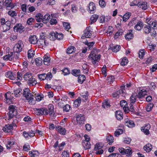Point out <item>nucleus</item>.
Instances as JSON below:
<instances>
[{"instance_id": "9d476101", "label": "nucleus", "mask_w": 157, "mask_h": 157, "mask_svg": "<svg viewBox=\"0 0 157 157\" xmlns=\"http://www.w3.org/2000/svg\"><path fill=\"white\" fill-rule=\"evenodd\" d=\"M15 56L14 52H10L8 55L3 56V58L4 60L6 61L8 60L12 61L13 60Z\"/></svg>"}, {"instance_id": "bb28decb", "label": "nucleus", "mask_w": 157, "mask_h": 157, "mask_svg": "<svg viewBox=\"0 0 157 157\" xmlns=\"http://www.w3.org/2000/svg\"><path fill=\"white\" fill-rule=\"evenodd\" d=\"M115 116L117 119L118 120H121L123 119V113L120 111H117L115 113Z\"/></svg>"}, {"instance_id": "b1692460", "label": "nucleus", "mask_w": 157, "mask_h": 157, "mask_svg": "<svg viewBox=\"0 0 157 157\" xmlns=\"http://www.w3.org/2000/svg\"><path fill=\"white\" fill-rule=\"evenodd\" d=\"M120 104L121 107L123 108L124 112L125 110H128V109L127 108L128 105L126 101L124 100H122L120 101Z\"/></svg>"}, {"instance_id": "6e6d98bb", "label": "nucleus", "mask_w": 157, "mask_h": 157, "mask_svg": "<svg viewBox=\"0 0 157 157\" xmlns=\"http://www.w3.org/2000/svg\"><path fill=\"white\" fill-rule=\"evenodd\" d=\"M114 80V77L112 76H108L107 77V80L109 84L112 83Z\"/></svg>"}, {"instance_id": "20e7f679", "label": "nucleus", "mask_w": 157, "mask_h": 157, "mask_svg": "<svg viewBox=\"0 0 157 157\" xmlns=\"http://www.w3.org/2000/svg\"><path fill=\"white\" fill-rule=\"evenodd\" d=\"M17 122L16 119L14 120L11 124H6L2 128V130L6 132H10L13 130V127L16 126V123Z\"/></svg>"}, {"instance_id": "4d7b16f0", "label": "nucleus", "mask_w": 157, "mask_h": 157, "mask_svg": "<svg viewBox=\"0 0 157 157\" xmlns=\"http://www.w3.org/2000/svg\"><path fill=\"white\" fill-rule=\"evenodd\" d=\"M121 49V46L119 45H117L114 46L112 48V50L113 52H117L119 51Z\"/></svg>"}, {"instance_id": "603ef678", "label": "nucleus", "mask_w": 157, "mask_h": 157, "mask_svg": "<svg viewBox=\"0 0 157 157\" xmlns=\"http://www.w3.org/2000/svg\"><path fill=\"white\" fill-rule=\"evenodd\" d=\"M121 93V90H118L112 94V96L114 98H117Z\"/></svg>"}, {"instance_id": "a19ab883", "label": "nucleus", "mask_w": 157, "mask_h": 157, "mask_svg": "<svg viewBox=\"0 0 157 157\" xmlns=\"http://www.w3.org/2000/svg\"><path fill=\"white\" fill-rule=\"evenodd\" d=\"M81 95V97L80 98L82 99V100L84 101H86L88 99V92H87L85 94H83V93Z\"/></svg>"}, {"instance_id": "e433bc0d", "label": "nucleus", "mask_w": 157, "mask_h": 157, "mask_svg": "<svg viewBox=\"0 0 157 157\" xmlns=\"http://www.w3.org/2000/svg\"><path fill=\"white\" fill-rule=\"evenodd\" d=\"M84 43L87 45L89 49H91L93 47L95 44V42H89L87 40L84 42Z\"/></svg>"}, {"instance_id": "f3484780", "label": "nucleus", "mask_w": 157, "mask_h": 157, "mask_svg": "<svg viewBox=\"0 0 157 157\" xmlns=\"http://www.w3.org/2000/svg\"><path fill=\"white\" fill-rule=\"evenodd\" d=\"M44 63L45 65H48L50 63V58L49 57L48 54L45 55L43 57Z\"/></svg>"}, {"instance_id": "8fccbe9b", "label": "nucleus", "mask_w": 157, "mask_h": 157, "mask_svg": "<svg viewBox=\"0 0 157 157\" xmlns=\"http://www.w3.org/2000/svg\"><path fill=\"white\" fill-rule=\"evenodd\" d=\"M62 74L64 75H66L70 74V71L67 68H65L62 70Z\"/></svg>"}, {"instance_id": "2eb2a0df", "label": "nucleus", "mask_w": 157, "mask_h": 157, "mask_svg": "<svg viewBox=\"0 0 157 157\" xmlns=\"http://www.w3.org/2000/svg\"><path fill=\"white\" fill-rule=\"evenodd\" d=\"M150 128V125L149 124H145V127H141V130L142 132H144L146 135H148L149 134V130Z\"/></svg>"}, {"instance_id": "c756f323", "label": "nucleus", "mask_w": 157, "mask_h": 157, "mask_svg": "<svg viewBox=\"0 0 157 157\" xmlns=\"http://www.w3.org/2000/svg\"><path fill=\"white\" fill-rule=\"evenodd\" d=\"M82 145L86 150L90 149V144L89 142H87L86 141H83Z\"/></svg>"}, {"instance_id": "4be33fe9", "label": "nucleus", "mask_w": 157, "mask_h": 157, "mask_svg": "<svg viewBox=\"0 0 157 157\" xmlns=\"http://www.w3.org/2000/svg\"><path fill=\"white\" fill-rule=\"evenodd\" d=\"M137 6L144 10L147 8V2H139Z\"/></svg>"}, {"instance_id": "393cba45", "label": "nucleus", "mask_w": 157, "mask_h": 157, "mask_svg": "<svg viewBox=\"0 0 157 157\" xmlns=\"http://www.w3.org/2000/svg\"><path fill=\"white\" fill-rule=\"evenodd\" d=\"M33 77L32 74L30 72H28L23 75V78L25 80L28 81Z\"/></svg>"}, {"instance_id": "49530a36", "label": "nucleus", "mask_w": 157, "mask_h": 157, "mask_svg": "<svg viewBox=\"0 0 157 157\" xmlns=\"http://www.w3.org/2000/svg\"><path fill=\"white\" fill-rule=\"evenodd\" d=\"M14 144V142L13 140H10L8 141L6 147L8 149H10Z\"/></svg>"}, {"instance_id": "680f3d73", "label": "nucleus", "mask_w": 157, "mask_h": 157, "mask_svg": "<svg viewBox=\"0 0 157 157\" xmlns=\"http://www.w3.org/2000/svg\"><path fill=\"white\" fill-rule=\"evenodd\" d=\"M44 95L42 94H38L36 96L35 98L36 100L38 101H40L42 100V99L44 98Z\"/></svg>"}, {"instance_id": "473e14b6", "label": "nucleus", "mask_w": 157, "mask_h": 157, "mask_svg": "<svg viewBox=\"0 0 157 157\" xmlns=\"http://www.w3.org/2000/svg\"><path fill=\"white\" fill-rule=\"evenodd\" d=\"M50 19V16L49 14H47L43 17V22L46 24L47 23Z\"/></svg>"}, {"instance_id": "f03ea898", "label": "nucleus", "mask_w": 157, "mask_h": 157, "mask_svg": "<svg viewBox=\"0 0 157 157\" xmlns=\"http://www.w3.org/2000/svg\"><path fill=\"white\" fill-rule=\"evenodd\" d=\"M97 51L96 50H94L91 51V53L89 56V59L91 61L93 64H95L97 62L100 60L101 55L97 54Z\"/></svg>"}, {"instance_id": "13d9d810", "label": "nucleus", "mask_w": 157, "mask_h": 157, "mask_svg": "<svg viewBox=\"0 0 157 157\" xmlns=\"http://www.w3.org/2000/svg\"><path fill=\"white\" fill-rule=\"evenodd\" d=\"M110 105L109 104L108 101H105L103 103L102 105V107L104 109H107L109 108Z\"/></svg>"}, {"instance_id": "4c0bfd02", "label": "nucleus", "mask_w": 157, "mask_h": 157, "mask_svg": "<svg viewBox=\"0 0 157 157\" xmlns=\"http://www.w3.org/2000/svg\"><path fill=\"white\" fill-rule=\"evenodd\" d=\"M127 108L128 109V110H125V113H128L129 112H131L133 113H135V110L134 109V107L133 106L132 103H131L130 105V107H129L128 106Z\"/></svg>"}, {"instance_id": "412c9836", "label": "nucleus", "mask_w": 157, "mask_h": 157, "mask_svg": "<svg viewBox=\"0 0 157 157\" xmlns=\"http://www.w3.org/2000/svg\"><path fill=\"white\" fill-rule=\"evenodd\" d=\"M29 42L30 43L34 44L37 43L38 40H37V38L36 36H31L29 37Z\"/></svg>"}, {"instance_id": "79ce46f5", "label": "nucleus", "mask_w": 157, "mask_h": 157, "mask_svg": "<svg viewBox=\"0 0 157 157\" xmlns=\"http://www.w3.org/2000/svg\"><path fill=\"white\" fill-rule=\"evenodd\" d=\"M35 63L37 66H41L43 63V60L41 58H36L35 60Z\"/></svg>"}, {"instance_id": "7ed1b4c3", "label": "nucleus", "mask_w": 157, "mask_h": 157, "mask_svg": "<svg viewBox=\"0 0 157 157\" xmlns=\"http://www.w3.org/2000/svg\"><path fill=\"white\" fill-rule=\"evenodd\" d=\"M9 112L8 113V119L13 118L17 115V113L16 106L13 105H10L9 108Z\"/></svg>"}, {"instance_id": "4468645a", "label": "nucleus", "mask_w": 157, "mask_h": 157, "mask_svg": "<svg viewBox=\"0 0 157 157\" xmlns=\"http://www.w3.org/2000/svg\"><path fill=\"white\" fill-rule=\"evenodd\" d=\"M24 27L22 26L21 24H17L14 27V30L15 31L19 32L20 33H21L23 31Z\"/></svg>"}, {"instance_id": "a878e982", "label": "nucleus", "mask_w": 157, "mask_h": 157, "mask_svg": "<svg viewBox=\"0 0 157 157\" xmlns=\"http://www.w3.org/2000/svg\"><path fill=\"white\" fill-rule=\"evenodd\" d=\"M147 95V91L146 90H141L140 91L138 94H137V98H141L144 97L145 95Z\"/></svg>"}, {"instance_id": "cd10ccee", "label": "nucleus", "mask_w": 157, "mask_h": 157, "mask_svg": "<svg viewBox=\"0 0 157 157\" xmlns=\"http://www.w3.org/2000/svg\"><path fill=\"white\" fill-rule=\"evenodd\" d=\"M143 30L145 34L149 33L151 30L150 25L148 24V25H145L144 27Z\"/></svg>"}, {"instance_id": "9b49d317", "label": "nucleus", "mask_w": 157, "mask_h": 157, "mask_svg": "<svg viewBox=\"0 0 157 157\" xmlns=\"http://www.w3.org/2000/svg\"><path fill=\"white\" fill-rule=\"evenodd\" d=\"M37 115H47L48 114V109L46 108H42L37 109L36 110Z\"/></svg>"}, {"instance_id": "7c9ffc66", "label": "nucleus", "mask_w": 157, "mask_h": 157, "mask_svg": "<svg viewBox=\"0 0 157 157\" xmlns=\"http://www.w3.org/2000/svg\"><path fill=\"white\" fill-rule=\"evenodd\" d=\"M152 148V145L150 144H148L143 147L144 149L147 152H150Z\"/></svg>"}, {"instance_id": "f257e3e1", "label": "nucleus", "mask_w": 157, "mask_h": 157, "mask_svg": "<svg viewBox=\"0 0 157 157\" xmlns=\"http://www.w3.org/2000/svg\"><path fill=\"white\" fill-rule=\"evenodd\" d=\"M23 95L28 100L29 104L33 105L35 104L36 100L33 98L34 96L31 94L29 88H26L24 90Z\"/></svg>"}, {"instance_id": "052dcab7", "label": "nucleus", "mask_w": 157, "mask_h": 157, "mask_svg": "<svg viewBox=\"0 0 157 157\" xmlns=\"http://www.w3.org/2000/svg\"><path fill=\"white\" fill-rule=\"evenodd\" d=\"M123 34V30L121 29L119 30L117 32L115 35L114 38L115 39H117L119 36H121Z\"/></svg>"}, {"instance_id": "09e8293b", "label": "nucleus", "mask_w": 157, "mask_h": 157, "mask_svg": "<svg viewBox=\"0 0 157 157\" xmlns=\"http://www.w3.org/2000/svg\"><path fill=\"white\" fill-rule=\"evenodd\" d=\"M123 131L121 129H118L116 130L114 133V135L116 136H118L120 135L123 133Z\"/></svg>"}, {"instance_id": "864d4df0", "label": "nucleus", "mask_w": 157, "mask_h": 157, "mask_svg": "<svg viewBox=\"0 0 157 157\" xmlns=\"http://www.w3.org/2000/svg\"><path fill=\"white\" fill-rule=\"evenodd\" d=\"M23 77V75L22 73L21 72H18L17 73V80L18 82L20 81L22 79V78Z\"/></svg>"}, {"instance_id": "0eeeda50", "label": "nucleus", "mask_w": 157, "mask_h": 157, "mask_svg": "<svg viewBox=\"0 0 157 157\" xmlns=\"http://www.w3.org/2000/svg\"><path fill=\"white\" fill-rule=\"evenodd\" d=\"M37 44L40 47L45 48L49 45L48 39L40 38L38 41Z\"/></svg>"}, {"instance_id": "3c124183", "label": "nucleus", "mask_w": 157, "mask_h": 157, "mask_svg": "<svg viewBox=\"0 0 157 157\" xmlns=\"http://www.w3.org/2000/svg\"><path fill=\"white\" fill-rule=\"evenodd\" d=\"M21 90L20 89H18L16 90H14L13 93L12 94H13L16 97H19L20 95V93L21 92Z\"/></svg>"}, {"instance_id": "774afa93", "label": "nucleus", "mask_w": 157, "mask_h": 157, "mask_svg": "<svg viewBox=\"0 0 157 157\" xmlns=\"http://www.w3.org/2000/svg\"><path fill=\"white\" fill-rule=\"evenodd\" d=\"M154 106L153 104H149L147 105L146 108V110L147 112L150 111L152 109L153 107Z\"/></svg>"}, {"instance_id": "c03bdc74", "label": "nucleus", "mask_w": 157, "mask_h": 157, "mask_svg": "<svg viewBox=\"0 0 157 157\" xmlns=\"http://www.w3.org/2000/svg\"><path fill=\"white\" fill-rule=\"evenodd\" d=\"M81 102V99L80 98L76 99L74 102V106L75 107H77L79 106Z\"/></svg>"}, {"instance_id": "338daca9", "label": "nucleus", "mask_w": 157, "mask_h": 157, "mask_svg": "<svg viewBox=\"0 0 157 157\" xmlns=\"http://www.w3.org/2000/svg\"><path fill=\"white\" fill-rule=\"evenodd\" d=\"M24 150L25 151H28L30 150V146L29 144L27 143L24 145L23 147Z\"/></svg>"}, {"instance_id": "37998d69", "label": "nucleus", "mask_w": 157, "mask_h": 157, "mask_svg": "<svg viewBox=\"0 0 157 157\" xmlns=\"http://www.w3.org/2000/svg\"><path fill=\"white\" fill-rule=\"evenodd\" d=\"M106 140L108 142V144H112L113 142V137L110 135L107 136Z\"/></svg>"}, {"instance_id": "6e6552de", "label": "nucleus", "mask_w": 157, "mask_h": 157, "mask_svg": "<svg viewBox=\"0 0 157 157\" xmlns=\"http://www.w3.org/2000/svg\"><path fill=\"white\" fill-rule=\"evenodd\" d=\"M118 150L123 155L126 154L128 155H131L132 153V151L131 148L128 147L126 149H125L123 148H120L118 149Z\"/></svg>"}, {"instance_id": "e2e57ef3", "label": "nucleus", "mask_w": 157, "mask_h": 157, "mask_svg": "<svg viewBox=\"0 0 157 157\" xmlns=\"http://www.w3.org/2000/svg\"><path fill=\"white\" fill-rule=\"evenodd\" d=\"M63 25L65 29L68 30L70 28V24L69 23L63 22Z\"/></svg>"}, {"instance_id": "dca6fc26", "label": "nucleus", "mask_w": 157, "mask_h": 157, "mask_svg": "<svg viewBox=\"0 0 157 157\" xmlns=\"http://www.w3.org/2000/svg\"><path fill=\"white\" fill-rule=\"evenodd\" d=\"M56 130L60 134L64 135L66 134V130L64 128L61 126L56 127Z\"/></svg>"}, {"instance_id": "f704fd0d", "label": "nucleus", "mask_w": 157, "mask_h": 157, "mask_svg": "<svg viewBox=\"0 0 157 157\" xmlns=\"http://www.w3.org/2000/svg\"><path fill=\"white\" fill-rule=\"evenodd\" d=\"M36 19L38 22H43V16L40 13H38L36 16Z\"/></svg>"}, {"instance_id": "ea45409f", "label": "nucleus", "mask_w": 157, "mask_h": 157, "mask_svg": "<svg viewBox=\"0 0 157 157\" xmlns=\"http://www.w3.org/2000/svg\"><path fill=\"white\" fill-rule=\"evenodd\" d=\"M72 74L75 76H79L80 74V71L78 69H73L71 71Z\"/></svg>"}, {"instance_id": "423d86ee", "label": "nucleus", "mask_w": 157, "mask_h": 157, "mask_svg": "<svg viewBox=\"0 0 157 157\" xmlns=\"http://www.w3.org/2000/svg\"><path fill=\"white\" fill-rule=\"evenodd\" d=\"M93 33L91 28L90 26H89L84 30V34L82 36V38L84 39L85 38H90Z\"/></svg>"}, {"instance_id": "c85d7f7f", "label": "nucleus", "mask_w": 157, "mask_h": 157, "mask_svg": "<svg viewBox=\"0 0 157 157\" xmlns=\"http://www.w3.org/2000/svg\"><path fill=\"white\" fill-rule=\"evenodd\" d=\"M6 76L7 78L11 80H14L15 79V77L14 76V75L11 71L7 72L6 74Z\"/></svg>"}, {"instance_id": "a18cd8bd", "label": "nucleus", "mask_w": 157, "mask_h": 157, "mask_svg": "<svg viewBox=\"0 0 157 157\" xmlns=\"http://www.w3.org/2000/svg\"><path fill=\"white\" fill-rule=\"evenodd\" d=\"M34 52L32 49H29L28 52V56L29 58H32L34 55Z\"/></svg>"}, {"instance_id": "ddd939ff", "label": "nucleus", "mask_w": 157, "mask_h": 157, "mask_svg": "<svg viewBox=\"0 0 157 157\" xmlns=\"http://www.w3.org/2000/svg\"><path fill=\"white\" fill-rule=\"evenodd\" d=\"M132 30H129L128 31L127 33L125 36V38L126 40H130L132 39L133 37V33Z\"/></svg>"}, {"instance_id": "6ab92c4d", "label": "nucleus", "mask_w": 157, "mask_h": 157, "mask_svg": "<svg viewBox=\"0 0 157 157\" xmlns=\"http://www.w3.org/2000/svg\"><path fill=\"white\" fill-rule=\"evenodd\" d=\"M27 83L30 86H33L37 84V82L36 79L33 77L30 80L29 79L27 81Z\"/></svg>"}, {"instance_id": "1a4fd4ad", "label": "nucleus", "mask_w": 157, "mask_h": 157, "mask_svg": "<svg viewBox=\"0 0 157 157\" xmlns=\"http://www.w3.org/2000/svg\"><path fill=\"white\" fill-rule=\"evenodd\" d=\"M87 8L88 12L91 13H94L96 10V7L95 4L92 2H90Z\"/></svg>"}, {"instance_id": "c9c22d12", "label": "nucleus", "mask_w": 157, "mask_h": 157, "mask_svg": "<svg viewBox=\"0 0 157 157\" xmlns=\"http://www.w3.org/2000/svg\"><path fill=\"white\" fill-rule=\"evenodd\" d=\"M137 94L136 93H134L132 94L130 98V101L131 103H133L136 101V98H137Z\"/></svg>"}, {"instance_id": "58836bf2", "label": "nucleus", "mask_w": 157, "mask_h": 157, "mask_svg": "<svg viewBox=\"0 0 157 157\" xmlns=\"http://www.w3.org/2000/svg\"><path fill=\"white\" fill-rule=\"evenodd\" d=\"M86 79L85 76L83 75H80L78 77V82L81 84H82Z\"/></svg>"}, {"instance_id": "0e129e2a", "label": "nucleus", "mask_w": 157, "mask_h": 157, "mask_svg": "<svg viewBox=\"0 0 157 157\" xmlns=\"http://www.w3.org/2000/svg\"><path fill=\"white\" fill-rule=\"evenodd\" d=\"M128 61L126 57H124L122 59L121 64L122 66H124L128 63Z\"/></svg>"}, {"instance_id": "f8f14e48", "label": "nucleus", "mask_w": 157, "mask_h": 157, "mask_svg": "<svg viewBox=\"0 0 157 157\" xmlns=\"http://www.w3.org/2000/svg\"><path fill=\"white\" fill-rule=\"evenodd\" d=\"M76 120L77 123L79 124H83L85 121V117L84 116L80 114L76 117Z\"/></svg>"}, {"instance_id": "69168bd1", "label": "nucleus", "mask_w": 157, "mask_h": 157, "mask_svg": "<svg viewBox=\"0 0 157 157\" xmlns=\"http://www.w3.org/2000/svg\"><path fill=\"white\" fill-rule=\"evenodd\" d=\"M8 14L9 15L12 17H14L16 16H17V13L14 11H9L8 12Z\"/></svg>"}, {"instance_id": "72a5a7b5", "label": "nucleus", "mask_w": 157, "mask_h": 157, "mask_svg": "<svg viewBox=\"0 0 157 157\" xmlns=\"http://www.w3.org/2000/svg\"><path fill=\"white\" fill-rule=\"evenodd\" d=\"M99 16L97 14L93 15L90 18L91 21L90 24H92L93 23L95 22L98 19Z\"/></svg>"}, {"instance_id": "aec40b11", "label": "nucleus", "mask_w": 157, "mask_h": 157, "mask_svg": "<svg viewBox=\"0 0 157 157\" xmlns=\"http://www.w3.org/2000/svg\"><path fill=\"white\" fill-rule=\"evenodd\" d=\"M48 114L49 113L51 116H53L55 113L54 106L52 104H49L48 105Z\"/></svg>"}, {"instance_id": "a211bd4d", "label": "nucleus", "mask_w": 157, "mask_h": 157, "mask_svg": "<svg viewBox=\"0 0 157 157\" xmlns=\"http://www.w3.org/2000/svg\"><path fill=\"white\" fill-rule=\"evenodd\" d=\"M11 22L10 21H7L5 24L3 25V28L4 31H6L10 30L11 28Z\"/></svg>"}, {"instance_id": "de8ad7c7", "label": "nucleus", "mask_w": 157, "mask_h": 157, "mask_svg": "<svg viewBox=\"0 0 157 157\" xmlns=\"http://www.w3.org/2000/svg\"><path fill=\"white\" fill-rule=\"evenodd\" d=\"M56 32L55 33L54 32H51L50 34L49 38L50 40H54L56 39Z\"/></svg>"}, {"instance_id": "5701e85b", "label": "nucleus", "mask_w": 157, "mask_h": 157, "mask_svg": "<svg viewBox=\"0 0 157 157\" xmlns=\"http://www.w3.org/2000/svg\"><path fill=\"white\" fill-rule=\"evenodd\" d=\"M143 25V22L140 21H139L134 26V29L138 31L142 29Z\"/></svg>"}, {"instance_id": "2f4dec72", "label": "nucleus", "mask_w": 157, "mask_h": 157, "mask_svg": "<svg viewBox=\"0 0 157 157\" xmlns=\"http://www.w3.org/2000/svg\"><path fill=\"white\" fill-rule=\"evenodd\" d=\"M76 48L74 46L69 47L67 49V53L68 54H71L75 51Z\"/></svg>"}, {"instance_id": "39448f33", "label": "nucleus", "mask_w": 157, "mask_h": 157, "mask_svg": "<svg viewBox=\"0 0 157 157\" xmlns=\"http://www.w3.org/2000/svg\"><path fill=\"white\" fill-rule=\"evenodd\" d=\"M23 47L24 44L23 42L21 40L18 41L17 43L14 45L13 48L14 52L17 53H19L22 51Z\"/></svg>"}, {"instance_id": "5fc2aeb1", "label": "nucleus", "mask_w": 157, "mask_h": 157, "mask_svg": "<svg viewBox=\"0 0 157 157\" xmlns=\"http://www.w3.org/2000/svg\"><path fill=\"white\" fill-rule=\"evenodd\" d=\"M71 107L70 105L68 104H66L63 107V110L66 112H68L71 109Z\"/></svg>"}, {"instance_id": "bf43d9fd", "label": "nucleus", "mask_w": 157, "mask_h": 157, "mask_svg": "<svg viewBox=\"0 0 157 157\" xmlns=\"http://www.w3.org/2000/svg\"><path fill=\"white\" fill-rule=\"evenodd\" d=\"M130 16V13H125L123 16V21H126L129 18Z\"/></svg>"}]
</instances>
